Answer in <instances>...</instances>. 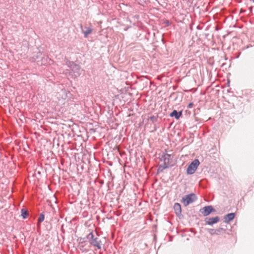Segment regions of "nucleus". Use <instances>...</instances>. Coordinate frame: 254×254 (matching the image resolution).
I'll return each instance as SVG.
<instances>
[{
	"label": "nucleus",
	"instance_id": "2eb2a0df",
	"mask_svg": "<svg viewBox=\"0 0 254 254\" xmlns=\"http://www.w3.org/2000/svg\"><path fill=\"white\" fill-rule=\"evenodd\" d=\"M51 61V60L50 59H49L48 57H44L41 60V64H43V65H45L49 63L48 61Z\"/></svg>",
	"mask_w": 254,
	"mask_h": 254
},
{
	"label": "nucleus",
	"instance_id": "39448f33",
	"mask_svg": "<svg viewBox=\"0 0 254 254\" xmlns=\"http://www.w3.org/2000/svg\"><path fill=\"white\" fill-rule=\"evenodd\" d=\"M161 160L164 162V169L168 168L170 166L171 156L165 152L161 155Z\"/></svg>",
	"mask_w": 254,
	"mask_h": 254
},
{
	"label": "nucleus",
	"instance_id": "f257e3e1",
	"mask_svg": "<svg viewBox=\"0 0 254 254\" xmlns=\"http://www.w3.org/2000/svg\"><path fill=\"white\" fill-rule=\"evenodd\" d=\"M86 238L92 246L96 247L98 250H101L103 244L97 233L94 234L92 231L87 235Z\"/></svg>",
	"mask_w": 254,
	"mask_h": 254
},
{
	"label": "nucleus",
	"instance_id": "423d86ee",
	"mask_svg": "<svg viewBox=\"0 0 254 254\" xmlns=\"http://www.w3.org/2000/svg\"><path fill=\"white\" fill-rule=\"evenodd\" d=\"M215 211V210L211 205L204 206L200 210V212L204 216H207Z\"/></svg>",
	"mask_w": 254,
	"mask_h": 254
},
{
	"label": "nucleus",
	"instance_id": "ddd939ff",
	"mask_svg": "<svg viewBox=\"0 0 254 254\" xmlns=\"http://www.w3.org/2000/svg\"><path fill=\"white\" fill-rule=\"evenodd\" d=\"M33 54V56L32 58L33 59L32 61H35L41 57L42 53L40 51H38L37 52H34Z\"/></svg>",
	"mask_w": 254,
	"mask_h": 254
},
{
	"label": "nucleus",
	"instance_id": "6ab92c4d",
	"mask_svg": "<svg viewBox=\"0 0 254 254\" xmlns=\"http://www.w3.org/2000/svg\"><path fill=\"white\" fill-rule=\"evenodd\" d=\"M165 23L167 25H169L170 24V22L168 20H166L165 21Z\"/></svg>",
	"mask_w": 254,
	"mask_h": 254
},
{
	"label": "nucleus",
	"instance_id": "412c9836",
	"mask_svg": "<svg viewBox=\"0 0 254 254\" xmlns=\"http://www.w3.org/2000/svg\"><path fill=\"white\" fill-rule=\"evenodd\" d=\"M251 0L254 3V0Z\"/></svg>",
	"mask_w": 254,
	"mask_h": 254
},
{
	"label": "nucleus",
	"instance_id": "4be33fe9",
	"mask_svg": "<svg viewBox=\"0 0 254 254\" xmlns=\"http://www.w3.org/2000/svg\"><path fill=\"white\" fill-rule=\"evenodd\" d=\"M99 254H102V252H100Z\"/></svg>",
	"mask_w": 254,
	"mask_h": 254
},
{
	"label": "nucleus",
	"instance_id": "4468645a",
	"mask_svg": "<svg viewBox=\"0 0 254 254\" xmlns=\"http://www.w3.org/2000/svg\"><path fill=\"white\" fill-rule=\"evenodd\" d=\"M21 216L22 217V218L23 219H26L27 218V217L29 215V212H28V211L26 209H22L21 210Z\"/></svg>",
	"mask_w": 254,
	"mask_h": 254
},
{
	"label": "nucleus",
	"instance_id": "f03ea898",
	"mask_svg": "<svg viewBox=\"0 0 254 254\" xmlns=\"http://www.w3.org/2000/svg\"><path fill=\"white\" fill-rule=\"evenodd\" d=\"M197 199V197L196 194L191 193L183 197L182 202L184 204V206H187L190 203L195 201Z\"/></svg>",
	"mask_w": 254,
	"mask_h": 254
},
{
	"label": "nucleus",
	"instance_id": "f8f14e48",
	"mask_svg": "<svg viewBox=\"0 0 254 254\" xmlns=\"http://www.w3.org/2000/svg\"><path fill=\"white\" fill-rule=\"evenodd\" d=\"M86 30L85 31H84L83 30H82V32L84 34V37L85 38H87L89 34H91V32L93 31V29L90 27H85Z\"/></svg>",
	"mask_w": 254,
	"mask_h": 254
},
{
	"label": "nucleus",
	"instance_id": "dca6fc26",
	"mask_svg": "<svg viewBox=\"0 0 254 254\" xmlns=\"http://www.w3.org/2000/svg\"><path fill=\"white\" fill-rule=\"evenodd\" d=\"M45 218V215L43 213H42L40 214L39 217L38 219V223L40 224L42 223Z\"/></svg>",
	"mask_w": 254,
	"mask_h": 254
},
{
	"label": "nucleus",
	"instance_id": "0eeeda50",
	"mask_svg": "<svg viewBox=\"0 0 254 254\" xmlns=\"http://www.w3.org/2000/svg\"><path fill=\"white\" fill-rule=\"evenodd\" d=\"M220 218L218 216H216L213 218L207 217L205 219V222L206 224L209 225H212L219 222Z\"/></svg>",
	"mask_w": 254,
	"mask_h": 254
},
{
	"label": "nucleus",
	"instance_id": "a211bd4d",
	"mask_svg": "<svg viewBox=\"0 0 254 254\" xmlns=\"http://www.w3.org/2000/svg\"><path fill=\"white\" fill-rule=\"evenodd\" d=\"M193 103H190L189 104V105H188V108H191L193 106Z\"/></svg>",
	"mask_w": 254,
	"mask_h": 254
},
{
	"label": "nucleus",
	"instance_id": "6e6552de",
	"mask_svg": "<svg viewBox=\"0 0 254 254\" xmlns=\"http://www.w3.org/2000/svg\"><path fill=\"white\" fill-rule=\"evenodd\" d=\"M226 230L222 228H219L218 229H210L208 230V232L209 234L211 235H218L221 234V233H225Z\"/></svg>",
	"mask_w": 254,
	"mask_h": 254
},
{
	"label": "nucleus",
	"instance_id": "aec40b11",
	"mask_svg": "<svg viewBox=\"0 0 254 254\" xmlns=\"http://www.w3.org/2000/svg\"><path fill=\"white\" fill-rule=\"evenodd\" d=\"M156 129H157V128H156V127H154V130H153V131H156Z\"/></svg>",
	"mask_w": 254,
	"mask_h": 254
},
{
	"label": "nucleus",
	"instance_id": "7ed1b4c3",
	"mask_svg": "<svg viewBox=\"0 0 254 254\" xmlns=\"http://www.w3.org/2000/svg\"><path fill=\"white\" fill-rule=\"evenodd\" d=\"M200 163L198 159H194L191 163L189 165L187 173L188 174L192 175L195 172Z\"/></svg>",
	"mask_w": 254,
	"mask_h": 254
},
{
	"label": "nucleus",
	"instance_id": "9d476101",
	"mask_svg": "<svg viewBox=\"0 0 254 254\" xmlns=\"http://www.w3.org/2000/svg\"><path fill=\"white\" fill-rule=\"evenodd\" d=\"M174 208L175 213L177 216H179L181 214L182 209H181V206L180 203H175L174 205Z\"/></svg>",
	"mask_w": 254,
	"mask_h": 254
},
{
	"label": "nucleus",
	"instance_id": "9b49d317",
	"mask_svg": "<svg viewBox=\"0 0 254 254\" xmlns=\"http://www.w3.org/2000/svg\"><path fill=\"white\" fill-rule=\"evenodd\" d=\"M182 111L178 112L177 110H174L170 114V116L172 117H174L176 119L178 120L180 118V117L182 116Z\"/></svg>",
	"mask_w": 254,
	"mask_h": 254
},
{
	"label": "nucleus",
	"instance_id": "20e7f679",
	"mask_svg": "<svg viewBox=\"0 0 254 254\" xmlns=\"http://www.w3.org/2000/svg\"><path fill=\"white\" fill-rule=\"evenodd\" d=\"M68 66L73 72L75 77H78L80 75V67L78 65L74 64L73 62H69Z\"/></svg>",
	"mask_w": 254,
	"mask_h": 254
},
{
	"label": "nucleus",
	"instance_id": "1a4fd4ad",
	"mask_svg": "<svg viewBox=\"0 0 254 254\" xmlns=\"http://www.w3.org/2000/svg\"><path fill=\"white\" fill-rule=\"evenodd\" d=\"M234 213H229L224 216V221L226 223H229L231 221L234 219Z\"/></svg>",
	"mask_w": 254,
	"mask_h": 254
},
{
	"label": "nucleus",
	"instance_id": "f3484780",
	"mask_svg": "<svg viewBox=\"0 0 254 254\" xmlns=\"http://www.w3.org/2000/svg\"><path fill=\"white\" fill-rule=\"evenodd\" d=\"M149 120L151 121L153 123L157 121V117L152 116L149 118Z\"/></svg>",
	"mask_w": 254,
	"mask_h": 254
},
{
	"label": "nucleus",
	"instance_id": "5701e85b",
	"mask_svg": "<svg viewBox=\"0 0 254 254\" xmlns=\"http://www.w3.org/2000/svg\"><path fill=\"white\" fill-rule=\"evenodd\" d=\"M143 0V1H146V0Z\"/></svg>",
	"mask_w": 254,
	"mask_h": 254
}]
</instances>
